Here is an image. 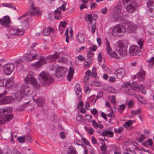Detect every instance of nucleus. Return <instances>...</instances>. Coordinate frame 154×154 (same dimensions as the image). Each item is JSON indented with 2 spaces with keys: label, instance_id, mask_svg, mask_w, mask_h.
Listing matches in <instances>:
<instances>
[{
  "label": "nucleus",
  "instance_id": "1",
  "mask_svg": "<svg viewBox=\"0 0 154 154\" xmlns=\"http://www.w3.org/2000/svg\"><path fill=\"white\" fill-rule=\"evenodd\" d=\"M8 111L10 112V108L0 109V125L10 121L13 118V115L9 113Z\"/></svg>",
  "mask_w": 154,
  "mask_h": 154
},
{
  "label": "nucleus",
  "instance_id": "2",
  "mask_svg": "<svg viewBox=\"0 0 154 154\" xmlns=\"http://www.w3.org/2000/svg\"><path fill=\"white\" fill-rule=\"evenodd\" d=\"M39 77L41 84L44 86H48L53 81L51 76L44 72L40 73Z\"/></svg>",
  "mask_w": 154,
  "mask_h": 154
},
{
  "label": "nucleus",
  "instance_id": "3",
  "mask_svg": "<svg viewBox=\"0 0 154 154\" xmlns=\"http://www.w3.org/2000/svg\"><path fill=\"white\" fill-rule=\"evenodd\" d=\"M127 44L125 42L120 41L117 43L116 50L120 56L125 57L127 54Z\"/></svg>",
  "mask_w": 154,
  "mask_h": 154
},
{
  "label": "nucleus",
  "instance_id": "4",
  "mask_svg": "<svg viewBox=\"0 0 154 154\" xmlns=\"http://www.w3.org/2000/svg\"><path fill=\"white\" fill-rule=\"evenodd\" d=\"M59 58V55L57 53H54L53 55H49L45 58L44 57H41L39 60L36 63V65L38 67H39L46 63V60H53L55 59H58Z\"/></svg>",
  "mask_w": 154,
  "mask_h": 154
},
{
  "label": "nucleus",
  "instance_id": "5",
  "mask_svg": "<svg viewBox=\"0 0 154 154\" xmlns=\"http://www.w3.org/2000/svg\"><path fill=\"white\" fill-rule=\"evenodd\" d=\"M26 83L31 84L33 87L36 89L40 88V85L35 78L31 74H28L24 79Z\"/></svg>",
  "mask_w": 154,
  "mask_h": 154
},
{
  "label": "nucleus",
  "instance_id": "6",
  "mask_svg": "<svg viewBox=\"0 0 154 154\" xmlns=\"http://www.w3.org/2000/svg\"><path fill=\"white\" fill-rule=\"evenodd\" d=\"M126 32L125 27L121 25L116 26L112 29V34L115 37H118L120 35H122Z\"/></svg>",
  "mask_w": 154,
  "mask_h": 154
},
{
  "label": "nucleus",
  "instance_id": "7",
  "mask_svg": "<svg viewBox=\"0 0 154 154\" xmlns=\"http://www.w3.org/2000/svg\"><path fill=\"white\" fill-rule=\"evenodd\" d=\"M29 3L31 5V8L29 9V12L19 17L18 18V20L22 19L28 15L29 16H34L35 14H38L39 13V11L34 6V3L32 1H30Z\"/></svg>",
  "mask_w": 154,
  "mask_h": 154
},
{
  "label": "nucleus",
  "instance_id": "8",
  "mask_svg": "<svg viewBox=\"0 0 154 154\" xmlns=\"http://www.w3.org/2000/svg\"><path fill=\"white\" fill-rule=\"evenodd\" d=\"M17 96V94H15L13 97L8 96L0 100V105L7 104L14 100L18 101L19 100Z\"/></svg>",
  "mask_w": 154,
  "mask_h": 154
},
{
  "label": "nucleus",
  "instance_id": "9",
  "mask_svg": "<svg viewBox=\"0 0 154 154\" xmlns=\"http://www.w3.org/2000/svg\"><path fill=\"white\" fill-rule=\"evenodd\" d=\"M14 66L13 63H8L3 66V71L5 74L9 75L14 70Z\"/></svg>",
  "mask_w": 154,
  "mask_h": 154
},
{
  "label": "nucleus",
  "instance_id": "10",
  "mask_svg": "<svg viewBox=\"0 0 154 154\" xmlns=\"http://www.w3.org/2000/svg\"><path fill=\"white\" fill-rule=\"evenodd\" d=\"M137 7V3L135 1H133L127 5L125 8L127 12L132 13L136 10Z\"/></svg>",
  "mask_w": 154,
  "mask_h": 154
},
{
  "label": "nucleus",
  "instance_id": "11",
  "mask_svg": "<svg viewBox=\"0 0 154 154\" xmlns=\"http://www.w3.org/2000/svg\"><path fill=\"white\" fill-rule=\"evenodd\" d=\"M11 21L8 16H5L0 19V24L4 27H9Z\"/></svg>",
  "mask_w": 154,
  "mask_h": 154
},
{
  "label": "nucleus",
  "instance_id": "12",
  "mask_svg": "<svg viewBox=\"0 0 154 154\" xmlns=\"http://www.w3.org/2000/svg\"><path fill=\"white\" fill-rule=\"evenodd\" d=\"M25 56V60L29 62H31L33 60L37 59L38 58L36 52L34 50L30 51L29 54H26Z\"/></svg>",
  "mask_w": 154,
  "mask_h": 154
},
{
  "label": "nucleus",
  "instance_id": "13",
  "mask_svg": "<svg viewBox=\"0 0 154 154\" xmlns=\"http://www.w3.org/2000/svg\"><path fill=\"white\" fill-rule=\"evenodd\" d=\"M24 30L17 28L11 29L9 31V34L11 36L14 35H21L23 34Z\"/></svg>",
  "mask_w": 154,
  "mask_h": 154
},
{
  "label": "nucleus",
  "instance_id": "14",
  "mask_svg": "<svg viewBox=\"0 0 154 154\" xmlns=\"http://www.w3.org/2000/svg\"><path fill=\"white\" fill-rule=\"evenodd\" d=\"M140 52V48L136 46L132 45L130 47L129 53L131 55L134 56L139 54Z\"/></svg>",
  "mask_w": 154,
  "mask_h": 154
},
{
  "label": "nucleus",
  "instance_id": "15",
  "mask_svg": "<svg viewBox=\"0 0 154 154\" xmlns=\"http://www.w3.org/2000/svg\"><path fill=\"white\" fill-rule=\"evenodd\" d=\"M122 8V6L121 3L118 4L115 7V11L117 12L119 14L118 16L115 17V19L117 20H120L121 19V17L123 16V15L121 14V11Z\"/></svg>",
  "mask_w": 154,
  "mask_h": 154
},
{
  "label": "nucleus",
  "instance_id": "16",
  "mask_svg": "<svg viewBox=\"0 0 154 154\" xmlns=\"http://www.w3.org/2000/svg\"><path fill=\"white\" fill-rule=\"evenodd\" d=\"M125 70L123 68H119L114 72L116 77L119 79H122L125 75Z\"/></svg>",
  "mask_w": 154,
  "mask_h": 154
},
{
  "label": "nucleus",
  "instance_id": "17",
  "mask_svg": "<svg viewBox=\"0 0 154 154\" xmlns=\"http://www.w3.org/2000/svg\"><path fill=\"white\" fill-rule=\"evenodd\" d=\"M31 91V89L29 87L28 84L25 83L23 85L21 88V91H20V94L23 93H29Z\"/></svg>",
  "mask_w": 154,
  "mask_h": 154
},
{
  "label": "nucleus",
  "instance_id": "18",
  "mask_svg": "<svg viewBox=\"0 0 154 154\" xmlns=\"http://www.w3.org/2000/svg\"><path fill=\"white\" fill-rule=\"evenodd\" d=\"M145 72L141 68L140 70V71L138 72L137 75L136 76L137 77L138 79L140 81H143L145 76Z\"/></svg>",
  "mask_w": 154,
  "mask_h": 154
},
{
  "label": "nucleus",
  "instance_id": "19",
  "mask_svg": "<svg viewBox=\"0 0 154 154\" xmlns=\"http://www.w3.org/2000/svg\"><path fill=\"white\" fill-rule=\"evenodd\" d=\"M33 101L37 104L38 106H42L45 104V100L42 97H39L37 99H35L34 97H33Z\"/></svg>",
  "mask_w": 154,
  "mask_h": 154
},
{
  "label": "nucleus",
  "instance_id": "20",
  "mask_svg": "<svg viewBox=\"0 0 154 154\" xmlns=\"http://www.w3.org/2000/svg\"><path fill=\"white\" fill-rule=\"evenodd\" d=\"M147 5L148 7L150 8V11H152V14L151 16L154 17V2L153 0H149L147 2Z\"/></svg>",
  "mask_w": 154,
  "mask_h": 154
},
{
  "label": "nucleus",
  "instance_id": "21",
  "mask_svg": "<svg viewBox=\"0 0 154 154\" xmlns=\"http://www.w3.org/2000/svg\"><path fill=\"white\" fill-rule=\"evenodd\" d=\"M136 29V26L133 23L129 24L128 26V31L129 32H134Z\"/></svg>",
  "mask_w": 154,
  "mask_h": 154
},
{
  "label": "nucleus",
  "instance_id": "22",
  "mask_svg": "<svg viewBox=\"0 0 154 154\" xmlns=\"http://www.w3.org/2000/svg\"><path fill=\"white\" fill-rule=\"evenodd\" d=\"M77 39L79 43H83L85 42V37L83 34L79 32L77 34Z\"/></svg>",
  "mask_w": 154,
  "mask_h": 154
},
{
  "label": "nucleus",
  "instance_id": "23",
  "mask_svg": "<svg viewBox=\"0 0 154 154\" xmlns=\"http://www.w3.org/2000/svg\"><path fill=\"white\" fill-rule=\"evenodd\" d=\"M102 135L103 136H108L109 137H113L114 133L112 131L105 130L103 131Z\"/></svg>",
  "mask_w": 154,
  "mask_h": 154
},
{
  "label": "nucleus",
  "instance_id": "24",
  "mask_svg": "<svg viewBox=\"0 0 154 154\" xmlns=\"http://www.w3.org/2000/svg\"><path fill=\"white\" fill-rule=\"evenodd\" d=\"M54 31L53 29L48 27V28H45L43 32V33L44 35H48L50 34V32H53Z\"/></svg>",
  "mask_w": 154,
  "mask_h": 154
},
{
  "label": "nucleus",
  "instance_id": "25",
  "mask_svg": "<svg viewBox=\"0 0 154 154\" xmlns=\"http://www.w3.org/2000/svg\"><path fill=\"white\" fill-rule=\"evenodd\" d=\"M13 79L11 78L7 80L5 85L6 88H8L11 87L14 84Z\"/></svg>",
  "mask_w": 154,
  "mask_h": 154
},
{
  "label": "nucleus",
  "instance_id": "26",
  "mask_svg": "<svg viewBox=\"0 0 154 154\" xmlns=\"http://www.w3.org/2000/svg\"><path fill=\"white\" fill-rule=\"evenodd\" d=\"M74 73V70L72 68L70 67L69 73L67 76V78L69 81H71L72 79Z\"/></svg>",
  "mask_w": 154,
  "mask_h": 154
},
{
  "label": "nucleus",
  "instance_id": "27",
  "mask_svg": "<svg viewBox=\"0 0 154 154\" xmlns=\"http://www.w3.org/2000/svg\"><path fill=\"white\" fill-rule=\"evenodd\" d=\"M66 4H63L60 7L57 8V9L54 11V13L56 14H60L61 13V10H62L63 11H65L66 10Z\"/></svg>",
  "mask_w": 154,
  "mask_h": 154
},
{
  "label": "nucleus",
  "instance_id": "28",
  "mask_svg": "<svg viewBox=\"0 0 154 154\" xmlns=\"http://www.w3.org/2000/svg\"><path fill=\"white\" fill-rule=\"evenodd\" d=\"M135 90L131 88L130 87L126 89V92L130 95H134L135 93Z\"/></svg>",
  "mask_w": 154,
  "mask_h": 154
},
{
  "label": "nucleus",
  "instance_id": "29",
  "mask_svg": "<svg viewBox=\"0 0 154 154\" xmlns=\"http://www.w3.org/2000/svg\"><path fill=\"white\" fill-rule=\"evenodd\" d=\"M106 51L108 54H111V52H112V49L110 46L109 42L107 40L106 38Z\"/></svg>",
  "mask_w": 154,
  "mask_h": 154
},
{
  "label": "nucleus",
  "instance_id": "30",
  "mask_svg": "<svg viewBox=\"0 0 154 154\" xmlns=\"http://www.w3.org/2000/svg\"><path fill=\"white\" fill-rule=\"evenodd\" d=\"M75 93L77 95H80L82 94L81 88L79 85H76L74 88Z\"/></svg>",
  "mask_w": 154,
  "mask_h": 154
},
{
  "label": "nucleus",
  "instance_id": "31",
  "mask_svg": "<svg viewBox=\"0 0 154 154\" xmlns=\"http://www.w3.org/2000/svg\"><path fill=\"white\" fill-rule=\"evenodd\" d=\"M130 87L132 88L135 90L138 91L140 88V86H139L136 82H133L130 85Z\"/></svg>",
  "mask_w": 154,
  "mask_h": 154
},
{
  "label": "nucleus",
  "instance_id": "32",
  "mask_svg": "<svg viewBox=\"0 0 154 154\" xmlns=\"http://www.w3.org/2000/svg\"><path fill=\"white\" fill-rule=\"evenodd\" d=\"M137 98L138 101L141 104L143 105H145L146 103V100L143 97L140 95L137 96Z\"/></svg>",
  "mask_w": 154,
  "mask_h": 154
},
{
  "label": "nucleus",
  "instance_id": "33",
  "mask_svg": "<svg viewBox=\"0 0 154 154\" xmlns=\"http://www.w3.org/2000/svg\"><path fill=\"white\" fill-rule=\"evenodd\" d=\"M67 152L69 153H67L66 154H77L75 148L73 147H70Z\"/></svg>",
  "mask_w": 154,
  "mask_h": 154
},
{
  "label": "nucleus",
  "instance_id": "34",
  "mask_svg": "<svg viewBox=\"0 0 154 154\" xmlns=\"http://www.w3.org/2000/svg\"><path fill=\"white\" fill-rule=\"evenodd\" d=\"M29 18H26L22 22V26L24 27L27 26L29 25Z\"/></svg>",
  "mask_w": 154,
  "mask_h": 154
},
{
  "label": "nucleus",
  "instance_id": "35",
  "mask_svg": "<svg viewBox=\"0 0 154 154\" xmlns=\"http://www.w3.org/2000/svg\"><path fill=\"white\" fill-rule=\"evenodd\" d=\"M17 139L18 141L21 143H24L25 141V136L23 135L22 136L18 137Z\"/></svg>",
  "mask_w": 154,
  "mask_h": 154
},
{
  "label": "nucleus",
  "instance_id": "36",
  "mask_svg": "<svg viewBox=\"0 0 154 154\" xmlns=\"http://www.w3.org/2000/svg\"><path fill=\"white\" fill-rule=\"evenodd\" d=\"M147 63H148L149 65L152 67L154 64V57H152L149 59L147 60Z\"/></svg>",
  "mask_w": 154,
  "mask_h": 154
},
{
  "label": "nucleus",
  "instance_id": "37",
  "mask_svg": "<svg viewBox=\"0 0 154 154\" xmlns=\"http://www.w3.org/2000/svg\"><path fill=\"white\" fill-rule=\"evenodd\" d=\"M141 91L142 93L144 94H146V90L144 88V87L143 85H140V88L139 89V91Z\"/></svg>",
  "mask_w": 154,
  "mask_h": 154
},
{
  "label": "nucleus",
  "instance_id": "38",
  "mask_svg": "<svg viewBox=\"0 0 154 154\" xmlns=\"http://www.w3.org/2000/svg\"><path fill=\"white\" fill-rule=\"evenodd\" d=\"M132 124V121L131 120H129L127 122H125V124L124 125V126L126 128H128L129 126L131 125Z\"/></svg>",
  "mask_w": 154,
  "mask_h": 154
},
{
  "label": "nucleus",
  "instance_id": "39",
  "mask_svg": "<svg viewBox=\"0 0 154 154\" xmlns=\"http://www.w3.org/2000/svg\"><path fill=\"white\" fill-rule=\"evenodd\" d=\"M127 104L128 108H131L133 107L134 105V101L132 100H129Z\"/></svg>",
  "mask_w": 154,
  "mask_h": 154
},
{
  "label": "nucleus",
  "instance_id": "40",
  "mask_svg": "<svg viewBox=\"0 0 154 154\" xmlns=\"http://www.w3.org/2000/svg\"><path fill=\"white\" fill-rule=\"evenodd\" d=\"M25 139L30 143H32L33 141L31 136L29 135H27L25 136Z\"/></svg>",
  "mask_w": 154,
  "mask_h": 154
},
{
  "label": "nucleus",
  "instance_id": "41",
  "mask_svg": "<svg viewBox=\"0 0 154 154\" xmlns=\"http://www.w3.org/2000/svg\"><path fill=\"white\" fill-rule=\"evenodd\" d=\"M64 72L56 71L55 75L58 77H60L64 75Z\"/></svg>",
  "mask_w": 154,
  "mask_h": 154
},
{
  "label": "nucleus",
  "instance_id": "42",
  "mask_svg": "<svg viewBox=\"0 0 154 154\" xmlns=\"http://www.w3.org/2000/svg\"><path fill=\"white\" fill-rule=\"evenodd\" d=\"M141 112V109H138L137 110H134L131 111V114L134 115H135L137 114H139Z\"/></svg>",
  "mask_w": 154,
  "mask_h": 154
},
{
  "label": "nucleus",
  "instance_id": "43",
  "mask_svg": "<svg viewBox=\"0 0 154 154\" xmlns=\"http://www.w3.org/2000/svg\"><path fill=\"white\" fill-rule=\"evenodd\" d=\"M84 64L85 66L87 68H89L91 64V61H88L87 60H85L84 62Z\"/></svg>",
  "mask_w": 154,
  "mask_h": 154
},
{
  "label": "nucleus",
  "instance_id": "44",
  "mask_svg": "<svg viewBox=\"0 0 154 154\" xmlns=\"http://www.w3.org/2000/svg\"><path fill=\"white\" fill-rule=\"evenodd\" d=\"M66 23L65 22H61L59 26V29L60 30V27L63 28L65 27Z\"/></svg>",
  "mask_w": 154,
  "mask_h": 154
},
{
  "label": "nucleus",
  "instance_id": "45",
  "mask_svg": "<svg viewBox=\"0 0 154 154\" xmlns=\"http://www.w3.org/2000/svg\"><path fill=\"white\" fill-rule=\"evenodd\" d=\"M87 17L88 19H85L86 21H89L90 23H91L92 21V15L91 14H88Z\"/></svg>",
  "mask_w": 154,
  "mask_h": 154
},
{
  "label": "nucleus",
  "instance_id": "46",
  "mask_svg": "<svg viewBox=\"0 0 154 154\" xmlns=\"http://www.w3.org/2000/svg\"><path fill=\"white\" fill-rule=\"evenodd\" d=\"M107 146L105 144H102V146H100V149L102 152H105L106 150Z\"/></svg>",
  "mask_w": 154,
  "mask_h": 154
},
{
  "label": "nucleus",
  "instance_id": "47",
  "mask_svg": "<svg viewBox=\"0 0 154 154\" xmlns=\"http://www.w3.org/2000/svg\"><path fill=\"white\" fill-rule=\"evenodd\" d=\"M109 54L112 57H115L116 59H118L119 57L115 52H113L112 53V52H111V54Z\"/></svg>",
  "mask_w": 154,
  "mask_h": 154
},
{
  "label": "nucleus",
  "instance_id": "48",
  "mask_svg": "<svg viewBox=\"0 0 154 154\" xmlns=\"http://www.w3.org/2000/svg\"><path fill=\"white\" fill-rule=\"evenodd\" d=\"M4 79L3 77H0V87H2L4 85Z\"/></svg>",
  "mask_w": 154,
  "mask_h": 154
},
{
  "label": "nucleus",
  "instance_id": "49",
  "mask_svg": "<svg viewBox=\"0 0 154 154\" xmlns=\"http://www.w3.org/2000/svg\"><path fill=\"white\" fill-rule=\"evenodd\" d=\"M130 82H125L122 85V87L127 88L128 86H130Z\"/></svg>",
  "mask_w": 154,
  "mask_h": 154
},
{
  "label": "nucleus",
  "instance_id": "50",
  "mask_svg": "<svg viewBox=\"0 0 154 154\" xmlns=\"http://www.w3.org/2000/svg\"><path fill=\"white\" fill-rule=\"evenodd\" d=\"M125 105L124 104L120 105L119 109L122 111L124 110L125 108Z\"/></svg>",
  "mask_w": 154,
  "mask_h": 154
},
{
  "label": "nucleus",
  "instance_id": "51",
  "mask_svg": "<svg viewBox=\"0 0 154 154\" xmlns=\"http://www.w3.org/2000/svg\"><path fill=\"white\" fill-rule=\"evenodd\" d=\"M91 112L92 114L94 115H96L98 113V111L95 108H93V109H91Z\"/></svg>",
  "mask_w": 154,
  "mask_h": 154
},
{
  "label": "nucleus",
  "instance_id": "52",
  "mask_svg": "<svg viewBox=\"0 0 154 154\" xmlns=\"http://www.w3.org/2000/svg\"><path fill=\"white\" fill-rule=\"evenodd\" d=\"M97 73L95 69H92L91 72V76L93 77H95L97 76Z\"/></svg>",
  "mask_w": 154,
  "mask_h": 154
},
{
  "label": "nucleus",
  "instance_id": "53",
  "mask_svg": "<svg viewBox=\"0 0 154 154\" xmlns=\"http://www.w3.org/2000/svg\"><path fill=\"white\" fill-rule=\"evenodd\" d=\"M94 54L91 51H89L88 53L87 57L88 58H91L93 56Z\"/></svg>",
  "mask_w": 154,
  "mask_h": 154
},
{
  "label": "nucleus",
  "instance_id": "54",
  "mask_svg": "<svg viewBox=\"0 0 154 154\" xmlns=\"http://www.w3.org/2000/svg\"><path fill=\"white\" fill-rule=\"evenodd\" d=\"M10 135L11 138L10 139V141L13 143H14V138H13V134L14 133L13 131H11L10 132Z\"/></svg>",
  "mask_w": 154,
  "mask_h": 154
},
{
  "label": "nucleus",
  "instance_id": "55",
  "mask_svg": "<svg viewBox=\"0 0 154 154\" xmlns=\"http://www.w3.org/2000/svg\"><path fill=\"white\" fill-rule=\"evenodd\" d=\"M82 115L79 114L76 117V119L77 121L79 122H81L82 121Z\"/></svg>",
  "mask_w": 154,
  "mask_h": 154
},
{
  "label": "nucleus",
  "instance_id": "56",
  "mask_svg": "<svg viewBox=\"0 0 154 154\" xmlns=\"http://www.w3.org/2000/svg\"><path fill=\"white\" fill-rule=\"evenodd\" d=\"M22 60L21 59H19L15 61V64L17 66H18L19 65L22 64Z\"/></svg>",
  "mask_w": 154,
  "mask_h": 154
},
{
  "label": "nucleus",
  "instance_id": "57",
  "mask_svg": "<svg viewBox=\"0 0 154 154\" xmlns=\"http://www.w3.org/2000/svg\"><path fill=\"white\" fill-rule=\"evenodd\" d=\"M92 124L95 128H98V124L95 121H93L92 122Z\"/></svg>",
  "mask_w": 154,
  "mask_h": 154
},
{
  "label": "nucleus",
  "instance_id": "58",
  "mask_svg": "<svg viewBox=\"0 0 154 154\" xmlns=\"http://www.w3.org/2000/svg\"><path fill=\"white\" fill-rule=\"evenodd\" d=\"M56 71L60 72L61 71V72H64L63 68L61 66H59L57 67Z\"/></svg>",
  "mask_w": 154,
  "mask_h": 154
},
{
  "label": "nucleus",
  "instance_id": "59",
  "mask_svg": "<svg viewBox=\"0 0 154 154\" xmlns=\"http://www.w3.org/2000/svg\"><path fill=\"white\" fill-rule=\"evenodd\" d=\"M107 11V9L106 8H104L103 9H102L101 11V12L102 14H106Z\"/></svg>",
  "mask_w": 154,
  "mask_h": 154
},
{
  "label": "nucleus",
  "instance_id": "60",
  "mask_svg": "<svg viewBox=\"0 0 154 154\" xmlns=\"http://www.w3.org/2000/svg\"><path fill=\"white\" fill-rule=\"evenodd\" d=\"M87 5L84 4H81L80 6V9L81 10H83L84 8H87Z\"/></svg>",
  "mask_w": 154,
  "mask_h": 154
},
{
  "label": "nucleus",
  "instance_id": "61",
  "mask_svg": "<svg viewBox=\"0 0 154 154\" xmlns=\"http://www.w3.org/2000/svg\"><path fill=\"white\" fill-rule=\"evenodd\" d=\"M144 139V136L143 134L141 135L140 138L139 139L138 141L140 143H141Z\"/></svg>",
  "mask_w": 154,
  "mask_h": 154
},
{
  "label": "nucleus",
  "instance_id": "62",
  "mask_svg": "<svg viewBox=\"0 0 154 154\" xmlns=\"http://www.w3.org/2000/svg\"><path fill=\"white\" fill-rule=\"evenodd\" d=\"M97 59L98 61H101L102 59V55L100 52L98 54Z\"/></svg>",
  "mask_w": 154,
  "mask_h": 154
},
{
  "label": "nucleus",
  "instance_id": "63",
  "mask_svg": "<svg viewBox=\"0 0 154 154\" xmlns=\"http://www.w3.org/2000/svg\"><path fill=\"white\" fill-rule=\"evenodd\" d=\"M86 75L88 76H91V72L90 70H87L86 72Z\"/></svg>",
  "mask_w": 154,
  "mask_h": 154
},
{
  "label": "nucleus",
  "instance_id": "64",
  "mask_svg": "<svg viewBox=\"0 0 154 154\" xmlns=\"http://www.w3.org/2000/svg\"><path fill=\"white\" fill-rule=\"evenodd\" d=\"M109 81L110 82H114L115 81V78L113 76H111L109 77Z\"/></svg>",
  "mask_w": 154,
  "mask_h": 154
}]
</instances>
